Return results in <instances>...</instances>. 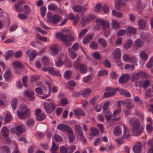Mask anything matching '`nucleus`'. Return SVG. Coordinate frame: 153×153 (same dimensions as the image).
Here are the masks:
<instances>
[{"label": "nucleus", "mask_w": 153, "mask_h": 153, "mask_svg": "<svg viewBox=\"0 0 153 153\" xmlns=\"http://www.w3.org/2000/svg\"><path fill=\"white\" fill-rule=\"evenodd\" d=\"M56 37L64 42L63 44L66 47L70 46L71 42L74 41V38L71 35H64L62 33H57L56 35Z\"/></svg>", "instance_id": "1"}, {"label": "nucleus", "mask_w": 153, "mask_h": 153, "mask_svg": "<svg viewBox=\"0 0 153 153\" xmlns=\"http://www.w3.org/2000/svg\"><path fill=\"white\" fill-rule=\"evenodd\" d=\"M43 106L47 113L50 114L54 111L56 105L53 102H50L49 103L45 102L44 103Z\"/></svg>", "instance_id": "2"}, {"label": "nucleus", "mask_w": 153, "mask_h": 153, "mask_svg": "<svg viewBox=\"0 0 153 153\" xmlns=\"http://www.w3.org/2000/svg\"><path fill=\"white\" fill-rule=\"evenodd\" d=\"M118 90L117 88H113L110 87H106L105 90L106 92H105L103 96L105 97H108L114 96L116 94V92Z\"/></svg>", "instance_id": "3"}, {"label": "nucleus", "mask_w": 153, "mask_h": 153, "mask_svg": "<svg viewBox=\"0 0 153 153\" xmlns=\"http://www.w3.org/2000/svg\"><path fill=\"white\" fill-rule=\"evenodd\" d=\"M74 67L76 69H79L80 71L82 74L86 73L87 71V67L86 65L84 64H81L79 62L74 63Z\"/></svg>", "instance_id": "4"}, {"label": "nucleus", "mask_w": 153, "mask_h": 153, "mask_svg": "<svg viewBox=\"0 0 153 153\" xmlns=\"http://www.w3.org/2000/svg\"><path fill=\"white\" fill-rule=\"evenodd\" d=\"M17 114L19 118L22 119L28 118L30 116L29 109L28 108H27L24 112L18 111Z\"/></svg>", "instance_id": "5"}, {"label": "nucleus", "mask_w": 153, "mask_h": 153, "mask_svg": "<svg viewBox=\"0 0 153 153\" xmlns=\"http://www.w3.org/2000/svg\"><path fill=\"white\" fill-rule=\"evenodd\" d=\"M143 126L140 124L133 127L131 128L132 133L136 135L141 133L143 130Z\"/></svg>", "instance_id": "6"}, {"label": "nucleus", "mask_w": 153, "mask_h": 153, "mask_svg": "<svg viewBox=\"0 0 153 153\" xmlns=\"http://www.w3.org/2000/svg\"><path fill=\"white\" fill-rule=\"evenodd\" d=\"M97 24L98 25L101 24L102 25L103 29L105 30L109 29V24L107 21H104L101 19H97L96 20Z\"/></svg>", "instance_id": "7"}, {"label": "nucleus", "mask_w": 153, "mask_h": 153, "mask_svg": "<svg viewBox=\"0 0 153 153\" xmlns=\"http://www.w3.org/2000/svg\"><path fill=\"white\" fill-rule=\"evenodd\" d=\"M57 128L60 130L64 131L68 133L72 130L69 126L64 124L58 125L57 126Z\"/></svg>", "instance_id": "8"}, {"label": "nucleus", "mask_w": 153, "mask_h": 153, "mask_svg": "<svg viewBox=\"0 0 153 153\" xmlns=\"http://www.w3.org/2000/svg\"><path fill=\"white\" fill-rule=\"evenodd\" d=\"M129 0H115V8L117 10L120 9V6H126L127 4L126 1Z\"/></svg>", "instance_id": "9"}, {"label": "nucleus", "mask_w": 153, "mask_h": 153, "mask_svg": "<svg viewBox=\"0 0 153 153\" xmlns=\"http://www.w3.org/2000/svg\"><path fill=\"white\" fill-rule=\"evenodd\" d=\"M25 3V0H20L17 1L15 4L14 7L16 11L18 13L21 12L23 10V8L21 7L19 8L20 6Z\"/></svg>", "instance_id": "10"}, {"label": "nucleus", "mask_w": 153, "mask_h": 153, "mask_svg": "<svg viewBox=\"0 0 153 153\" xmlns=\"http://www.w3.org/2000/svg\"><path fill=\"white\" fill-rule=\"evenodd\" d=\"M129 75L127 74H124L120 77L119 82L120 84H123L127 82L129 79Z\"/></svg>", "instance_id": "11"}, {"label": "nucleus", "mask_w": 153, "mask_h": 153, "mask_svg": "<svg viewBox=\"0 0 153 153\" xmlns=\"http://www.w3.org/2000/svg\"><path fill=\"white\" fill-rule=\"evenodd\" d=\"M62 19V17L58 14H54L52 17V19L50 22L54 24L57 23Z\"/></svg>", "instance_id": "12"}, {"label": "nucleus", "mask_w": 153, "mask_h": 153, "mask_svg": "<svg viewBox=\"0 0 153 153\" xmlns=\"http://www.w3.org/2000/svg\"><path fill=\"white\" fill-rule=\"evenodd\" d=\"M34 94V92L30 90H27L24 93V94L28 96L29 97L28 100L30 101H33L34 100L35 97L33 96Z\"/></svg>", "instance_id": "13"}, {"label": "nucleus", "mask_w": 153, "mask_h": 153, "mask_svg": "<svg viewBox=\"0 0 153 153\" xmlns=\"http://www.w3.org/2000/svg\"><path fill=\"white\" fill-rule=\"evenodd\" d=\"M129 124L131 125L133 127L140 124L139 120L135 117L132 118L129 120Z\"/></svg>", "instance_id": "14"}, {"label": "nucleus", "mask_w": 153, "mask_h": 153, "mask_svg": "<svg viewBox=\"0 0 153 153\" xmlns=\"http://www.w3.org/2000/svg\"><path fill=\"white\" fill-rule=\"evenodd\" d=\"M26 55L29 57L30 60H33L37 54L35 50L31 51L30 50H28L26 52Z\"/></svg>", "instance_id": "15"}, {"label": "nucleus", "mask_w": 153, "mask_h": 153, "mask_svg": "<svg viewBox=\"0 0 153 153\" xmlns=\"http://www.w3.org/2000/svg\"><path fill=\"white\" fill-rule=\"evenodd\" d=\"M142 147V145L139 142L133 146L132 149L135 153H139L141 152V148Z\"/></svg>", "instance_id": "16"}, {"label": "nucleus", "mask_w": 153, "mask_h": 153, "mask_svg": "<svg viewBox=\"0 0 153 153\" xmlns=\"http://www.w3.org/2000/svg\"><path fill=\"white\" fill-rule=\"evenodd\" d=\"M74 128L75 131L78 132L79 136L84 137L81 127L79 125L76 124L74 125Z\"/></svg>", "instance_id": "17"}, {"label": "nucleus", "mask_w": 153, "mask_h": 153, "mask_svg": "<svg viewBox=\"0 0 153 153\" xmlns=\"http://www.w3.org/2000/svg\"><path fill=\"white\" fill-rule=\"evenodd\" d=\"M113 55L114 58L118 59L120 57V51L119 48L115 49L113 52Z\"/></svg>", "instance_id": "18"}, {"label": "nucleus", "mask_w": 153, "mask_h": 153, "mask_svg": "<svg viewBox=\"0 0 153 153\" xmlns=\"http://www.w3.org/2000/svg\"><path fill=\"white\" fill-rule=\"evenodd\" d=\"M51 51L53 55H55L59 52V48L57 45L51 46L50 47Z\"/></svg>", "instance_id": "19"}, {"label": "nucleus", "mask_w": 153, "mask_h": 153, "mask_svg": "<svg viewBox=\"0 0 153 153\" xmlns=\"http://www.w3.org/2000/svg\"><path fill=\"white\" fill-rule=\"evenodd\" d=\"M91 91V89L90 88L85 89L82 91L81 94H82L83 97L85 98L88 97L90 96Z\"/></svg>", "instance_id": "20"}, {"label": "nucleus", "mask_w": 153, "mask_h": 153, "mask_svg": "<svg viewBox=\"0 0 153 153\" xmlns=\"http://www.w3.org/2000/svg\"><path fill=\"white\" fill-rule=\"evenodd\" d=\"M15 128L17 132L19 133H23L26 130L25 126L23 125L16 126Z\"/></svg>", "instance_id": "21"}, {"label": "nucleus", "mask_w": 153, "mask_h": 153, "mask_svg": "<svg viewBox=\"0 0 153 153\" xmlns=\"http://www.w3.org/2000/svg\"><path fill=\"white\" fill-rule=\"evenodd\" d=\"M1 132L2 136L4 137H8L9 135L8 130L7 128L4 126L2 128Z\"/></svg>", "instance_id": "22"}, {"label": "nucleus", "mask_w": 153, "mask_h": 153, "mask_svg": "<svg viewBox=\"0 0 153 153\" xmlns=\"http://www.w3.org/2000/svg\"><path fill=\"white\" fill-rule=\"evenodd\" d=\"M48 73L53 75H56L58 76H60L61 74L58 71H56L54 69V68L52 67H50Z\"/></svg>", "instance_id": "23"}, {"label": "nucleus", "mask_w": 153, "mask_h": 153, "mask_svg": "<svg viewBox=\"0 0 153 153\" xmlns=\"http://www.w3.org/2000/svg\"><path fill=\"white\" fill-rule=\"evenodd\" d=\"M93 35H87L83 39V43L85 44L89 43L92 39L93 37Z\"/></svg>", "instance_id": "24"}, {"label": "nucleus", "mask_w": 153, "mask_h": 153, "mask_svg": "<svg viewBox=\"0 0 153 153\" xmlns=\"http://www.w3.org/2000/svg\"><path fill=\"white\" fill-rule=\"evenodd\" d=\"M13 65L14 67V68L22 69L24 67L23 64L21 62L18 61L13 62Z\"/></svg>", "instance_id": "25"}, {"label": "nucleus", "mask_w": 153, "mask_h": 153, "mask_svg": "<svg viewBox=\"0 0 153 153\" xmlns=\"http://www.w3.org/2000/svg\"><path fill=\"white\" fill-rule=\"evenodd\" d=\"M1 153H10V150L9 147L6 146H3L0 147Z\"/></svg>", "instance_id": "26"}, {"label": "nucleus", "mask_w": 153, "mask_h": 153, "mask_svg": "<svg viewBox=\"0 0 153 153\" xmlns=\"http://www.w3.org/2000/svg\"><path fill=\"white\" fill-rule=\"evenodd\" d=\"M126 107L128 109L133 108L134 107V103H132L129 100H127L126 103Z\"/></svg>", "instance_id": "27"}, {"label": "nucleus", "mask_w": 153, "mask_h": 153, "mask_svg": "<svg viewBox=\"0 0 153 153\" xmlns=\"http://www.w3.org/2000/svg\"><path fill=\"white\" fill-rule=\"evenodd\" d=\"M68 52L69 53L70 56L73 59H74L76 57L77 55L75 51H73L72 49L69 48L68 49Z\"/></svg>", "instance_id": "28"}, {"label": "nucleus", "mask_w": 153, "mask_h": 153, "mask_svg": "<svg viewBox=\"0 0 153 153\" xmlns=\"http://www.w3.org/2000/svg\"><path fill=\"white\" fill-rule=\"evenodd\" d=\"M68 133V134L69 141L71 143H72L75 139V136L74 134L73 131L72 130Z\"/></svg>", "instance_id": "29"}, {"label": "nucleus", "mask_w": 153, "mask_h": 153, "mask_svg": "<svg viewBox=\"0 0 153 153\" xmlns=\"http://www.w3.org/2000/svg\"><path fill=\"white\" fill-rule=\"evenodd\" d=\"M138 23L139 27L140 29H143L146 27V23L143 20L140 19Z\"/></svg>", "instance_id": "30"}, {"label": "nucleus", "mask_w": 153, "mask_h": 153, "mask_svg": "<svg viewBox=\"0 0 153 153\" xmlns=\"http://www.w3.org/2000/svg\"><path fill=\"white\" fill-rule=\"evenodd\" d=\"M145 96L147 98L153 97V91L150 89L146 90L145 92Z\"/></svg>", "instance_id": "31"}, {"label": "nucleus", "mask_w": 153, "mask_h": 153, "mask_svg": "<svg viewBox=\"0 0 153 153\" xmlns=\"http://www.w3.org/2000/svg\"><path fill=\"white\" fill-rule=\"evenodd\" d=\"M144 44V42L140 39H137L134 42V45L138 47H141Z\"/></svg>", "instance_id": "32"}, {"label": "nucleus", "mask_w": 153, "mask_h": 153, "mask_svg": "<svg viewBox=\"0 0 153 153\" xmlns=\"http://www.w3.org/2000/svg\"><path fill=\"white\" fill-rule=\"evenodd\" d=\"M98 42L99 44L101 45L103 47L105 48L107 46V42L104 39L99 38L98 39Z\"/></svg>", "instance_id": "33"}, {"label": "nucleus", "mask_w": 153, "mask_h": 153, "mask_svg": "<svg viewBox=\"0 0 153 153\" xmlns=\"http://www.w3.org/2000/svg\"><path fill=\"white\" fill-rule=\"evenodd\" d=\"M74 112L75 114L80 116H85V112L80 109H76L74 110Z\"/></svg>", "instance_id": "34"}, {"label": "nucleus", "mask_w": 153, "mask_h": 153, "mask_svg": "<svg viewBox=\"0 0 153 153\" xmlns=\"http://www.w3.org/2000/svg\"><path fill=\"white\" fill-rule=\"evenodd\" d=\"M11 75V72L10 69L6 71L4 74V77L5 79L7 80L10 79Z\"/></svg>", "instance_id": "35"}, {"label": "nucleus", "mask_w": 153, "mask_h": 153, "mask_svg": "<svg viewBox=\"0 0 153 153\" xmlns=\"http://www.w3.org/2000/svg\"><path fill=\"white\" fill-rule=\"evenodd\" d=\"M18 102V99L16 98H13L11 102V106L13 110H15L16 107Z\"/></svg>", "instance_id": "36"}, {"label": "nucleus", "mask_w": 153, "mask_h": 153, "mask_svg": "<svg viewBox=\"0 0 153 153\" xmlns=\"http://www.w3.org/2000/svg\"><path fill=\"white\" fill-rule=\"evenodd\" d=\"M114 134L116 135H119L121 133V131L120 127L119 126L115 127L114 130Z\"/></svg>", "instance_id": "37"}, {"label": "nucleus", "mask_w": 153, "mask_h": 153, "mask_svg": "<svg viewBox=\"0 0 153 153\" xmlns=\"http://www.w3.org/2000/svg\"><path fill=\"white\" fill-rule=\"evenodd\" d=\"M136 31V29L134 28L128 27L126 29V32L127 34H135Z\"/></svg>", "instance_id": "38"}, {"label": "nucleus", "mask_w": 153, "mask_h": 153, "mask_svg": "<svg viewBox=\"0 0 153 153\" xmlns=\"http://www.w3.org/2000/svg\"><path fill=\"white\" fill-rule=\"evenodd\" d=\"M73 10L76 12L81 11L82 9V7L80 5H75L73 7Z\"/></svg>", "instance_id": "39"}, {"label": "nucleus", "mask_w": 153, "mask_h": 153, "mask_svg": "<svg viewBox=\"0 0 153 153\" xmlns=\"http://www.w3.org/2000/svg\"><path fill=\"white\" fill-rule=\"evenodd\" d=\"M72 72L70 70H67L66 71L64 74V77L67 79H69L71 76Z\"/></svg>", "instance_id": "40"}, {"label": "nucleus", "mask_w": 153, "mask_h": 153, "mask_svg": "<svg viewBox=\"0 0 153 153\" xmlns=\"http://www.w3.org/2000/svg\"><path fill=\"white\" fill-rule=\"evenodd\" d=\"M81 20L80 21V23L82 26H84L86 24V22L87 21V19L86 16L82 15L81 17Z\"/></svg>", "instance_id": "41"}, {"label": "nucleus", "mask_w": 153, "mask_h": 153, "mask_svg": "<svg viewBox=\"0 0 153 153\" xmlns=\"http://www.w3.org/2000/svg\"><path fill=\"white\" fill-rule=\"evenodd\" d=\"M140 57L143 59L146 60L147 59L148 56L144 51H140Z\"/></svg>", "instance_id": "42"}, {"label": "nucleus", "mask_w": 153, "mask_h": 153, "mask_svg": "<svg viewBox=\"0 0 153 153\" xmlns=\"http://www.w3.org/2000/svg\"><path fill=\"white\" fill-rule=\"evenodd\" d=\"M46 84L48 85L49 88V93L48 94L42 96V98L43 99L46 98L50 95L51 90V87L50 84L48 82H46Z\"/></svg>", "instance_id": "43"}, {"label": "nucleus", "mask_w": 153, "mask_h": 153, "mask_svg": "<svg viewBox=\"0 0 153 153\" xmlns=\"http://www.w3.org/2000/svg\"><path fill=\"white\" fill-rule=\"evenodd\" d=\"M132 41L131 39H128L124 45V47L125 49H128L130 48L131 46Z\"/></svg>", "instance_id": "44"}, {"label": "nucleus", "mask_w": 153, "mask_h": 153, "mask_svg": "<svg viewBox=\"0 0 153 153\" xmlns=\"http://www.w3.org/2000/svg\"><path fill=\"white\" fill-rule=\"evenodd\" d=\"M124 130V133L123 136V138H127L129 136V133L127 130V128L124 126H123Z\"/></svg>", "instance_id": "45"}, {"label": "nucleus", "mask_w": 153, "mask_h": 153, "mask_svg": "<svg viewBox=\"0 0 153 153\" xmlns=\"http://www.w3.org/2000/svg\"><path fill=\"white\" fill-rule=\"evenodd\" d=\"M11 115L10 113H8L5 115L4 121L6 123H9L11 120Z\"/></svg>", "instance_id": "46"}, {"label": "nucleus", "mask_w": 153, "mask_h": 153, "mask_svg": "<svg viewBox=\"0 0 153 153\" xmlns=\"http://www.w3.org/2000/svg\"><path fill=\"white\" fill-rule=\"evenodd\" d=\"M42 62L44 65H48L49 64V60L48 58L46 56H43L42 59Z\"/></svg>", "instance_id": "47"}, {"label": "nucleus", "mask_w": 153, "mask_h": 153, "mask_svg": "<svg viewBox=\"0 0 153 153\" xmlns=\"http://www.w3.org/2000/svg\"><path fill=\"white\" fill-rule=\"evenodd\" d=\"M59 147V146L56 145L54 143V142H53L52 144V146L51 150V153L53 152H55V151L57 150Z\"/></svg>", "instance_id": "48"}, {"label": "nucleus", "mask_w": 153, "mask_h": 153, "mask_svg": "<svg viewBox=\"0 0 153 153\" xmlns=\"http://www.w3.org/2000/svg\"><path fill=\"white\" fill-rule=\"evenodd\" d=\"M90 47L91 49H96L98 48V45L94 41H92L90 42Z\"/></svg>", "instance_id": "49"}, {"label": "nucleus", "mask_w": 153, "mask_h": 153, "mask_svg": "<svg viewBox=\"0 0 153 153\" xmlns=\"http://www.w3.org/2000/svg\"><path fill=\"white\" fill-rule=\"evenodd\" d=\"M135 74L136 75V79L137 80L139 79L140 76H145V73L141 71L138 72Z\"/></svg>", "instance_id": "50"}, {"label": "nucleus", "mask_w": 153, "mask_h": 153, "mask_svg": "<svg viewBox=\"0 0 153 153\" xmlns=\"http://www.w3.org/2000/svg\"><path fill=\"white\" fill-rule=\"evenodd\" d=\"M87 30L88 29L87 28L82 30L80 33L79 36L78 38L79 39H81V38L83 37L87 32Z\"/></svg>", "instance_id": "51"}, {"label": "nucleus", "mask_w": 153, "mask_h": 153, "mask_svg": "<svg viewBox=\"0 0 153 153\" xmlns=\"http://www.w3.org/2000/svg\"><path fill=\"white\" fill-rule=\"evenodd\" d=\"M13 54V52L12 51H7L5 54V59L7 60L8 59L11 57Z\"/></svg>", "instance_id": "52"}, {"label": "nucleus", "mask_w": 153, "mask_h": 153, "mask_svg": "<svg viewBox=\"0 0 153 153\" xmlns=\"http://www.w3.org/2000/svg\"><path fill=\"white\" fill-rule=\"evenodd\" d=\"M48 8L49 10L54 11L57 9V6L53 4H51L48 6Z\"/></svg>", "instance_id": "53"}, {"label": "nucleus", "mask_w": 153, "mask_h": 153, "mask_svg": "<svg viewBox=\"0 0 153 153\" xmlns=\"http://www.w3.org/2000/svg\"><path fill=\"white\" fill-rule=\"evenodd\" d=\"M91 131L92 134L94 136L98 135L99 134V132L98 130L94 127L91 128Z\"/></svg>", "instance_id": "54"}, {"label": "nucleus", "mask_w": 153, "mask_h": 153, "mask_svg": "<svg viewBox=\"0 0 153 153\" xmlns=\"http://www.w3.org/2000/svg\"><path fill=\"white\" fill-rule=\"evenodd\" d=\"M60 151L61 153H68V149L63 146L60 147Z\"/></svg>", "instance_id": "55"}, {"label": "nucleus", "mask_w": 153, "mask_h": 153, "mask_svg": "<svg viewBox=\"0 0 153 153\" xmlns=\"http://www.w3.org/2000/svg\"><path fill=\"white\" fill-rule=\"evenodd\" d=\"M146 66L148 68H151L153 66V56L150 59Z\"/></svg>", "instance_id": "56"}, {"label": "nucleus", "mask_w": 153, "mask_h": 153, "mask_svg": "<svg viewBox=\"0 0 153 153\" xmlns=\"http://www.w3.org/2000/svg\"><path fill=\"white\" fill-rule=\"evenodd\" d=\"M45 118V115L43 114H41L36 116L37 120L38 121H42Z\"/></svg>", "instance_id": "57"}, {"label": "nucleus", "mask_w": 153, "mask_h": 153, "mask_svg": "<svg viewBox=\"0 0 153 153\" xmlns=\"http://www.w3.org/2000/svg\"><path fill=\"white\" fill-rule=\"evenodd\" d=\"M123 60L126 62H128L130 61L131 59L129 55L128 54H125L123 56Z\"/></svg>", "instance_id": "58"}, {"label": "nucleus", "mask_w": 153, "mask_h": 153, "mask_svg": "<svg viewBox=\"0 0 153 153\" xmlns=\"http://www.w3.org/2000/svg\"><path fill=\"white\" fill-rule=\"evenodd\" d=\"M111 25L113 27L117 28L119 27V24L117 21L113 20L112 21Z\"/></svg>", "instance_id": "59"}, {"label": "nucleus", "mask_w": 153, "mask_h": 153, "mask_svg": "<svg viewBox=\"0 0 153 153\" xmlns=\"http://www.w3.org/2000/svg\"><path fill=\"white\" fill-rule=\"evenodd\" d=\"M41 13L42 16L43 17L45 15L46 11V8L45 6H42L40 8Z\"/></svg>", "instance_id": "60"}, {"label": "nucleus", "mask_w": 153, "mask_h": 153, "mask_svg": "<svg viewBox=\"0 0 153 153\" xmlns=\"http://www.w3.org/2000/svg\"><path fill=\"white\" fill-rule=\"evenodd\" d=\"M99 95H96L91 99L89 101L90 103L93 105H94L95 101L97 100L99 98Z\"/></svg>", "instance_id": "61"}, {"label": "nucleus", "mask_w": 153, "mask_h": 153, "mask_svg": "<svg viewBox=\"0 0 153 153\" xmlns=\"http://www.w3.org/2000/svg\"><path fill=\"white\" fill-rule=\"evenodd\" d=\"M54 138L57 141H61L62 140V139L61 136L57 134H54Z\"/></svg>", "instance_id": "62"}, {"label": "nucleus", "mask_w": 153, "mask_h": 153, "mask_svg": "<svg viewBox=\"0 0 153 153\" xmlns=\"http://www.w3.org/2000/svg\"><path fill=\"white\" fill-rule=\"evenodd\" d=\"M39 76L38 75H34L30 77V81L31 82H33L35 80L39 79Z\"/></svg>", "instance_id": "63"}, {"label": "nucleus", "mask_w": 153, "mask_h": 153, "mask_svg": "<svg viewBox=\"0 0 153 153\" xmlns=\"http://www.w3.org/2000/svg\"><path fill=\"white\" fill-rule=\"evenodd\" d=\"M107 74V71L105 70H102L99 71L98 73V75L100 76H102Z\"/></svg>", "instance_id": "64"}]
</instances>
